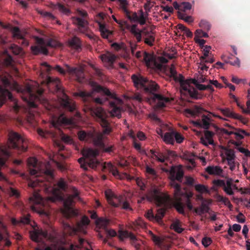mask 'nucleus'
<instances>
[{"label":"nucleus","mask_w":250,"mask_h":250,"mask_svg":"<svg viewBox=\"0 0 250 250\" xmlns=\"http://www.w3.org/2000/svg\"><path fill=\"white\" fill-rule=\"evenodd\" d=\"M145 226V223L143 220L139 218L133 222L132 227L134 228V229H137L139 228H143Z\"/></svg>","instance_id":"obj_51"},{"label":"nucleus","mask_w":250,"mask_h":250,"mask_svg":"<svg viewBox=\"0 0 250 250\" xmlns=\"http://www.w3.org/2000/svg\"><path fill=\"white\" fill-rule=\"evenodd\" d=\"M60 80L57 78H54L48 77L47 79V84L48 86L50 87L51 84H53L56 88L57 91H61V88L59 86Z\"/></svg>","instance_id":"obj_28"},{"label":"nucleus","mask_w":250,"mask_h":250,"mask_svg":"<svg viewBox=\"0 0 250 250\" xmlns=\"http://www.w3.org/2000/svg\"><path fill=\"white\" fill-rule=\"evenodd\" d=\"M141 15L138 17V20L137 21H139L141 25H144L146 23L147 16H146V13L145 14L142 10H141Z\"/></svg>","instance_id":"obj_54"},{"label":"nucleus","mask_w":250,"mask_h":250,"mask_svg":"<svg viewBox=\"0 0 250 250\" xmlns=\"http://www.w3.org/2000/svg\"><path fill=\"white\" fill-rule=\"evenodd\" d=\"M199 26L204 30L208 31L211 28V25L207 21L202 20L199 23Z\"/></svg>","instance_id":"obj_40"},{"label":"nucleus","mask_w":250,"mask_h":250,"mask_svg":"<svg viewBox=\"0 0 250 250\" xmlns=\"http://www.w3.org/2000/svg\"><path fill=\"white\" fill-rule=\"evenodd\" d=\"M136 183L137 186L140 187L141 190H145L146 188V186L142 180L139 177L136 179Z\"/></svg>","instance_id":"obj_61"},{"label":"nucleus","mask_w":250,"mask_h":250,"mask_svg":"<svg viewBox=\"0 0 250 250\" xmlns=\"http://www.w3.org/2000/svg\"><path fill=\"white\" fill-rule=\"evenodd\" d=\"M155 35L152 34L147 37L144 38V42L146 44L151 46L153 45V43L155 42Z\"/></svg>","instance_id":"obj_44"},{"label":"nucleus","mask_w":250,"mask_h":250,"mask_svg":"<svg viewBox=\"0 0 250 250\" xmlns=\"http://www.w3.org/2000/svg\"><path fill=\"white\" fill-rule=\"evenodd\" d=\"M150 234L151 240L158 246H161L162 243V239L157 235L153 234L151 231H150Z\"/></svg>","instance_id":"obj_47"},{"label":"nucleus","mask_w":250,"mask_h":250,"mask_svg":"<svg viewBox=\"0 0 250 250\" xmlns=\"http://www.w3.org/2000/svg\"><path fill=\"white\" fill-rule=\"evenodd\" d=\"M131 79L136 87L143 89L146 93L151 96L150 98L153 102L157 101L156 105L157 108H162L165 107L166 103L169 101L168 98L156 93L158 92L160 86L155 82L149 80L140 74L132 75Z\"/></svg>","instance_id":"obj_3"},{"label":"nucleus","mask_w":250,"mask_h":250,"mask_svg":"<svg viewBox=\"0 0 250 250\" xmlns=\"http://www.w3.org/2000/svg\"><path fill=\"white\" fill-rule=\"evenodd\" d=\"M10 148L17 149L21 152H24L27 149V144L25 140L19 134L13 131H10L8 134V147H0V150L4 157V158H0L1 165H3L5 163V159L10 157L11 155Z\"/></svg>","instance_id":"obj_5"},{"label":"nucleus","mask_w":250,"mask_h":250,"mask_svg":"<svg viewBox=\"0 0 250 250\" xmlns=\"http://www.w3.org/2000/svg\"><path fill=\"white\" fill-rule=\"evenodd\" d=\"M195 190L200 193L208 192V188L203 185L198 184L195 186Z\"/></svg>","instance_id":"obj_46"},{"label":"nucleus","mask_w":250,"mask_h":250,"mask_svg":"<svg viewBox=\"0 0 250 250\" xmlns=\"http://www.w3.org/2000/svg\"><path fill=\"white\" fill-rule=\"evenodd\" d=\"M206 171L210 175H220L223 169L219 166H208L206 168Z\"/></svg>","instance_id":"obj_25"},{"label":"nucleus","mask_w":250,"mask_h":250,"mask_svg":"<svg viewBox=\"0 0 250 250\" xmlns=\"http://www.w3.org/2000/svg\"><path fill=\"white\" fill-rule=\"evenodd\" d=\"M154 2L148 0L144 4V7L146 11V16H148V12H150V10L154 6Z\"/></svg>","instance_id":"obj_48"},{"label":"nucleus","mask_w":250,"mask_h":250,"mask_svg":"<svg viewBox=\"0 0 250 250\" xmlns=\"http://www.w3.org/2000/svg\"><path fill=\"white\" fill-rule=\"evenodd\" d=\"M61 140L65 144H71L73 143V140L71 137L66 134H61Z\"/></svg>","instance_id":"obj_52"},{"label":"nucleus","mask_w":250,"mask_h":250,"mask_svg":"<svg viewBox=\"0 0 250 250\" xmlns=\"http://www.w3.org/2000/svg\"><path fill=\"white\" fill-rule=\"evenodd\" d=\"M82 153L85 158H80L78 161L81 165V167L85 171L88 170V167L96 169L100 165V162L96 159L99 154L98 150L87 148L83 149Z\"/></svg>","instance_id":"obj_7"},{"label":"nucleus","mask_w":250,"mask_h":250,"mask_svg":"<svg viewBox=\"0 0 250 250\" xmlns=\"http://www.w3.org/2000/svg\"><path fill=\"white\" fill-rule=\"evenodd\" d=\"M204 138L208 141V143H209V145H213L214 144V142L212 139V137L214 135V133L211 131L206 130L204 132Z\"/></svg>","instance_id":"obj_41"},{"label":"nucleus","mask_w":250,"mask_h":250,"mask_svg":"<svg viewBox=\"0 0 250 250\" xmlns=\"http://www.w3.org/2000/svg\"><path fill=\"white\" fill-rule=\"evenodd\" d=\"M149 202H154L157 206H167L170 200V196L167 194L161 192L157 188L150 190L146 194L142 196L138 200V203L141 204L146 200Z\"/></svg>","instance_id":"obj_9"},{"label":"nucleus","mask_w":250,"mask_h":250,"mask_svg":"<svg viewBox=\"0 0 250 250\" xmlns=\"http://www.w3.org/2000/svg\"><path fill=\"white\" fill-rule=\"evenodd\" d=\"M35 39L38 45L31 47V51L35 55H38L40 53L47 55L48 51L46 47V46L51 47H56L59 45V43L57 41L52 39L47 41L38 37H35Z\"/></svg>","instance_id":"obj_13"},{"label":"nucleus","mask_w":250,"mask_h":250,"mask_svg":"<svg viewBox=\"0 0 250 250\" xmlns=\"http://www.w3.org/2000/svg\"><path fill=\"white\" fill-rule=\"evenodd\" d=\"M56 186L57 188L53 189L54 194L56 197H57L58 194H62L60 191L61 190L65 191L66 190L67 188L66 182L62 178H61L60 179V180L57 182Z\"/></svg>","instance_id":"obj_23"},{"label":"nucleus","mask_w":250,"mask_h":250,"mask_svg":"<svg viewBox=\"0 0 250 250\" xmlns=\"http://www.w3.org/2000/svg\"><path fill=\"white\" fill-rule=\"evenodd\" d=\"M163 138L164 141L167 144L174 145V131L166 132L164 135H161Z\"/></svg>","instance_id":"obj_26"},{"label":"nucleus","mask_w":250,"mask_h":250,"mask_svg":"<svg viewBox=\"0 0 250 250\" xmlns=\"http://www.w3.org/2000/svg\"><path fill=\"white\" fill-rule=\"evenodd\" d=\"M169 72L170 77L173 78L175 82L180 83L181 88L184 91L189 92L190 84L193 83L199 90H208L211 93L214 91V88L211 84L206 85L199 83L196 79L185 80L184 77L182 74H178L174 66L170 67Z\"/></svg>","instance_id":"obj_6"},{"label":"nucleus","mask_w":250,"mask_h":250,"mask_svg":"<svg viewBox=\"0 0 250 250\" xmlns=\"http://www.w3.org/2000/svg\"><path fill=\"white\" fill-rule=\"evenodd\" d=\"M191 8V4L188 2H183L180 5V11L185 12L187 10H190Z\"/></svg>","instance_id":"obj_56"},{"label":"nucleus","mask_w":250,"mask_h":250,"mask_svg":"<svg viewBox=\"0 0 250 250\" xmlns=\"http://www.w3.org/2000/svg\"><path fill=\"white\" fill-rule=\"evenodd\" d=\"M174 139L175 138L176 142L179 144L181 143L184 140L183 136L179 133L175 131H174Z\"/></svg>","instance_id":"obj_60"},{"label":"nucleus","mask_w":250,"mask_h":250,"mask_svg":"<svg viewBox=\"0 0 250 250\" xmlns=\"http://www.w3.org/2000/svg\"><path fill=\"white\" fill-rule=\"evenodd\" d=\"M202 243L204 246L207 248L211 244L212 240L210 238L205 237L203 238Z\"/></svg>","instance_id":"obj_63"},{"label":"nucleus","mask_w":250,"mask_h":250,"mask_svg":"<svg viewBox=\"0 0 250 250\" xmlns=\"http://www.w3.org/2000/svg\"><path fill=\"white\" fill-rule=\"evenodd\" d=\"M9 75L0 76V101L1 104L5 103L7 99L14 102L13 109L16 112H18L20 106L15 100L11 93L6 88L16 90L22 94V99L27 102L28 106L31 108H36V102H41L43 90L39 87V84L36 83L35 86L27 84L24 86L19 85L17 82H11L8 78Z\"/></svg>","instance_id":"obj_1"},{"label":"nucleus","mask_w":250,"mask_h":250,"mask_svg":"<svg viewBox=\"0 0 250 250\" xmlns=\"http://www.w3.org/2000/svg\"><path fill=\"white\" fill-rule=\"evenodd\" d=\"M29 201L30 202L33 204L32 207V209L36 210V207H35V205H39V206H43V199L40 195L39 192L34 190L33 193L29 197Z\"/></svg>","instance_id":"obj_18"},{"label":"nucleus","mask_w":250,"mask_h":250,"mask_svg":"<svg viewBox=\"0 0 250 250\" xmlns=\"http://www.w3.org/2000/svg\"><path fill=\"white\" fill-rule=\"evenodd\" d=\"M242 112L245 114L250 113V99L247 102V108L245 107H241Z\"/></svg>","instance_id":"obj_64"},{"label":"nucleus","mask_w":250,"mask_h":250,"mask_svg":"<svg viewBox=\"0 0 250 250\" xmlns=\"http://www.w3.org/2000/svg\"><path fill=\"white\" fill-rule=\"evenodd\" d=\"M105 197L108 203L114 207H119L122 202V197H118L110 189L104 192Z\"/></svg>","instance_id":"obj_14"},{"label":"nucleus","mask_w":250,"mask_h":250,"mask_svg":"<svg viewBox=\"0 0 250 250\" xmlns=\"http://www.w3.org/2000/svg\"><path fill=\"white\" fill-rule=\"evenodd\" d=\"M77 134L79 139L81 141H90L91 138L92 136L91 131L86 132L84 130H80Z\"/></svg>","instance_id":"obj_24"},{"label":"nucleus","mask_w":250,"mask_h":250,"mask_svg":"<svg viewBox=\"0 0 250 250\" xmlns=\"http://www.w3.org/2000/svg\"><path fill=\"white\" fill-rule=\"evenodd\" d=\"M30 215H23L20 219V223L22 224H29L30 222Z\"/></svg>","instance_id":"obj_59"},{"label":"nucleus","mask_w":250,"mask_h":250,"mask_svg":"<svg viewBox=\"0 0 250 250\" xmlns=\"http://www.w3.org/2000/svg\"><path fill=\"white\" fill-rule=\"evenodd\" d=\"M54 8L58 9L61 12L67 15L70 13V11L69 9L67 8L64 5L60 3L54 5Z\"/></svg>","instance_id":"obj_37"},{"label":"nucleus","mask_w":250,"mask_h":250,"mask_svg":"<svg viewBox=\"0 0 250 250\" xmlns=\"http://www.w3.org/2000/svg\"><path fill=\"white\" fill-rule=\"evenodd\" d=\"M111 1L116 2L119 5V8L121 10H125L129 5L127 0H110Z\"/></svg>","instance_id":"obj_38"},{"label":"nucleus","mask_w":250,"mask_h":250,"mask_svg":"<svg viewBox=\"0 0 250 250\" xmlns=\"http://www.w3.org/2000/svg\"><path fill=\"white\" fill-rule=\"evenodd\" d=\"M145 216L149 220L152 222H155V215L154 214L152 210L149 209L145 213Z\"/></svg>","instance_id":"obj_58"},{"label":"nucleus","mask_w":250,"mask_h":250,"mask_svg":"<svg viewBox=\"0 0 250 250\" xmlns=\"http://www.w3.org/2000/svg\"><path fill=\"white\" fill-rule=\"evenodd\" d=\"M229 59H230V58L229 57L227 60H225L224 61L226 63H229L231 65L240 67V62L238 58H236L235 60L234 61H231Z\"/></svg>","instance_id":"obj_55"},{"label":"nucleus","mask_w":250,"mask_h":250,"mask_svg":"<svg viewBox=\"0 0 250 250\" xmlns=\"http://www.w3.org/2000/svg\"><path fill=\"white\" fill-rule=\"evenodd\" d=\"M42 182V180L36 179L35 180H31L28 183V186L32 188H35L38 186H40Z\"/></svg>","instance_id":"obj_49"},{"label":"nucleus","mask_w":250,"mask_h":250,"mask_svg":"<svg viewBox=\"0 0 250 250\" xmlns=\"http://www.w3.org/2000/svg\"><path fill=\"white\" fill-rule=\"evenodd\" d=\"M170 228L178 233H182L184 230V229L182 228L181 222L179 220L174 221L171 225Z\"/></svg>","instance_id":"obj_33"},{"label":"nucleus","mask_w":250,"mask_h":250,"mask_svg":"<svg viewBox=\"0 0 250 250\" xmlns=\"http://www.w3.org/2000/svg\"><path fill=\"white\" fill-rule=\"evenodd\" d=\"M27 165L29 173L31 175L39 176L42 174L48 177L51 179L54 177L53 170L51 168L45 167V169L41 168V165L37 159L35 158H29L27 161Z\"/></svg>","instance_id":"obj_11"},{"label":"nucleus","mask_w":250,"mask_h":250,"mask_svg":"<svg viewBox=\"0 0 250 250\" xmlns=\"http://www.w3.org/2000/svg\"><path fill=\"white\" fill-rule=\"evenodd\" d=\"M100 57L106 66L109 68L113 67V63L116 59V56L115 55L107 53L101 55Z\"/></svg>","instance_id":"obj_21"},{"label":"nucleus","mask_w":250,"mask_h":250,"mask_svg":"<svg viewBox=\"0 0 250 250\" xmlns=\"http://www.w3.org/2000/svg\"><path fill=\"white\" fill-rule=\"evenodd\" d=\"M171 202V199L170 197V200L167 203V206H158L159 207H163V208L157 209V213L155 215V222L159 224L162 223V219L166 214V208L169 206Z\"/></svg>","instance_id":"obj_22"},{"label":"nucleus","mask_w":250,"mask_h":250,"mask_svg":"<svg viewBox=\"0 0 250 250\" xmlns=\"http://www.w3.org/2000/svg\"><path fill=\"white\" fill-rule=\"evenodd\" d=\"M201 108L197 106H195L194 109L192 110L190 109H186L185 112L188 114L192 116H195L197 114L200 112Z\"/></svg>","instance_id":"obj_43"},{"label":"nucleus","mask_w":250,"mask_h":250,"mask_svg":"<svg viewBox=\"0 0 250 250\" xmlns=\"http://www.w3.org/2000/svg\"><path fill=\"white\" fill-rule=\"evenodd\" d=\"M150 152L151 154V157L160 162L163 163L167 159V156L161 152H156L153 150H150Z\"/></svg>","instance_id":"obj_29"},{"label":"nucleus","mask_w":250,"mask_h":250,"mask_svg":"<svg viewBox=\"0 0 250 250\" xmlns=\"http://www.w3.org/2000/svg\"><path fill=\"white\" fill-rule=\"evenodd\" d=\"M31 239L36 242H41L44 238H48V233L40 229H34L33 230L30 232Z\"/></svg>","instance_id":"obj_16"},{"label":"nucleus","mask_w":250,"mask_h":250,"mask_svg":"<svg viewBox=\"0 0 250 250\" xmlns=\"http://www.w3.org/2000/svg\"><path fill=\"white\" fill-rule=\"evenodd\" d=\"M195 37L197 38H207L208 35L205 32H204L202 29H197L195 32Z\"/></svg>","instance_id":"obj_57"},{"label":"nucleus","mask_w":250,"mask_h":250,"mask_svg":"<svg viewBox=\"0 0 250 250\" xmlns=\"http://www.w3.org/2000/svg\"><path fill=\"white\" fill-rule=\"evenodd\" d=\"M98 92H102L104 96L102 97L93 98L92 93H87L85 91H80L76 92L74 95L81 97L85 102L92 100L95 103L99 104H104L108 100V98L113 100L109 101L108 104L110 108V113L112 117H117L118 118L121 117V108L119 105H121L122 101L117 97L114 93H112L109 89L100 85H97L95 88Z\"/></svg>","instance_id":"obj_2"},{"label":"nucleus","mask_w":250,"mask_h":250,"mask_svg":"<svg viewBox=\"0 0 250 250\" xmlns=\"http://www.w3.org/2000/svg\"><path fill=\"white\" fill-rule=\"evenodd\" d=\"M99 30L101 32V35L103 38L107 39L108 36L112 34V32L109 30L107 29L105 26L100 23L99 25Z\"/></svg>","instance_id":"obj_35"},{"label":"nucleus","mask_w":250,"mask_h":250,"mask_svg":"<svg viewBox=\"0 0 250 250\" xmlns=\"http://www.w3.org/2000/svg\"><path fill=\"white\" fill-rule=\"evenodd\" d=\"M220 110L224 116L227 117L238 119L241 121L244 124H246L247 123V120L245 118L240 115L235 113L228 108H221Z\"/></svg>","instance_id":"obj_19"},{"label":"nucleus","mask_w":250,"mask_h":250,"mask_svg":"<svg viewBox=\"0 0 250 250\" xmlns=\"http://www.w3.org/2000/svg\"><path fill=\"white\" fill-rule=\"evenodd\" d=\"M72 195H68L65 198H64L63 194H59L57 195V199L63 201L64 209L62 210L63 214L67 217H70L71 215L75 214V211L71 208L74 199H79V193L78 190L74 187L72 188Z\"/></svg>","instance_id":"obj_12"},{"label":"nucleus","mask_w":250,"mask_h":250,"mask_svg":"<svg viewBox=\"0 0 250 250\" xmlns=\"http://www.w3.org/2000/svg\"><path fill=\"white\" fill-rule=\"evenodd\" d=\"M66 71L70 74L75 75L79 82H82L84 78L83 70L81 68L71 67L67 64H65Z\"/></svg>","instance_id":"obj_20"},{"label":"nucleus","mask_w":250,"mask_h":250,"mask_svg":"<svg viewBox=\"0 0 250 250\" xmlns=\"http://www.w3.org/2000/svg\"><path fill=\"white\" fill-rule=\"evenodd\" d=\"M70 46L75 49H78L81 47V41L79 38L74 37L69 40Z\"/></svg>","instance_id":"obj_34"},{"label":"nucleus","mask_w":250,"mask_h":250,"mask_svg":"<svg viewBox=\"0 0 250 250\" xmlns=\"http://www.w3.org/2000/svg\"><path fill=\"white\" fill-rule=\"evenodd\" d=\"M211 48V46L208 45H205V47L202 48L203 49L204 56L200 58V60L202 61V62H204V60L207 57H208L209 54L211 55V53H209Z\"/></svg>","instance_id":"obj_39"},{"label":"nucleus","mask_w":250,"mask_h":250,"mask_svg":"<svg viewBox=\"0 0 250 250\" xmlns=\"http://www.w3.org/2000/svg\"><path fill=\"white\" fill-rule=\"evenodd\" d=\"M38 133L40 136L44 138H48L49 137L54 138L55 137L54 133L49 131H43L41 129H38Z\"/></svg>","instance_id":"obj_42"},{"label":"nucleus","mask_w":250,"mask_h":250,"mask_svg":"<svg viewBox=\"0 0 250 250\" xmlns=\"http://www.w3.org/2000/svg\"><path fill=\"white\" fill-rule=\"evenodd\" d=\"M13 36L14 38H16L18 39H22L23 40L22 42V44L25 45H28V42L26 41H25L23 39V36L19 28L17 27H14L12 31Z\"/></svg>","instance_id":"obj_30"},{"label":"nucleus","mask_w":250,"mask_h":250,"mask_svg":"<svg viewBox=\"0 0 250 250\" xmlns=\"http://www.w3.org/2000/svg\"><path fill=\"white\" fill-rule=\"evenodd\" d=\"M91 113L95 120L100 124L102 127V132L92 131V136L90 141L99 148L104 146V135H109L112 131L110 124L107 120L108 115L106 111L101 107L91 108Z\"/></svg>","instance_id":"obj_4"},{"label":"nucleus","mask_w":250,"mask_h":250,"mask_svg":"<svg viewBox=\"0 0 250 250\" xmlns=\"http://www.w3.org/2000/svg\"><path fill=\"white\" fill-rule=\"evenodd\" d=\"M211 119L208 115H203L201 119L192 121V124L196 127L208 129L211 125Z\"/></svg>","instance_id":"obj_17"},{"label":"nucleus","mask_w":250,"mask_h":250,"mask_svg":"<svg viewBox=\"0 0 250 250\" xmlns=\"http://www.w3.org/2000/svg\"><path fill=\"white\" fill-rule=\"evenodd\" d=\"M143 60L147 66H150L154 62V57L151 54L146 52L143 53Z\"/></svg>","instance_id":"obj_32"},{"label":"nucleus","mask_w":250,"mask_h":250,"mask_svg":"<svg viewBox=\"0 0 250 250\" xmlns=\"http://www.w3.org/2000/svg\"><path fill=\"white\" fill-rule=\"evenodd\" d=\"M226 155L227 156V160H234L235 158L234 151L232 149L226 148Z\"/></svg>","instance_id":"obj_45"},{"label":"nucleus","mask_w":250,"mask_h":250,"mask_svg":"<svg viewBox=\"0 0 250 250\" xmlns=\"http://www.w3.org/2000/svg\"><path fill=\"white\" fill-rule=\"evenodd\" d=\"M90 220L88 217L83 216L81 221L78 223V226L79 228L83 226H86L89 224Z\"/></svg>","instance_id":"obj_50"},{"label":"nucleus","mask_w":250,"mask_h":250,"mask_svg":"<svg viewBox=\"0 0 250 250\" xmlns=\"http://www.w3.org/2000/svg\"><path fill=\"white\" fill-rule=\"evenodd\" d=\"M102 170H108L112 172V174L116 176L119 175L118 170L114 167V166L110 163H104V165L102 166Z\"/></svg>","instance_id":"obj_27"},{"label":"nucleus","mask_w":250,"mask_h":250,"mask_svg":"<svg viewBox=\"0 0 250 250\" xmlns=\"http://www.w3.org/2000/svg\"><path fill=\"white\" fill-rule=\"evenodd\" d=\"M77 13L78 16L71 17L73 23L77 26L78 31L79 32L82 34H85L90 39H92L93 38V35L89 33V22L87 21L88 14L87 12L83 10L78 9Z\"/></svg>","instance_id":"obj_8"},{"label":"nucleus","mask_w":250,"mask_h":250,"mask_svg":"<svg viewBox=\"0 0 250 250\" xmlns=\"http://www.w3.org/2000/svg\"><path fill=\"white\" fill-rule=\"evenodd\" d=\"M58 122L63 125H70L73 124V120L72 118H68L63 114H61L58 119Z\"/></svg>","instance_id":"obj_31"},{"label":"nucleus","mask_w":250,"mask_h":250,"mask_svg":"<svg viewBox=\"0 0 250 250\" xmlns=\"http://www.w3.org/2000/svg\"><path fill=\"white\" fill-rule=\"evenodd\" d=\"M234 134L235 135L237 140L243 139L244 134L246 135H249L245 130L242 129H239L237 132H234Z\"/></svg>","instance_id":"obj_53"},{"label":"nucleus","mask_w":250,"mask_h":250,"mask_svg":"<svg viewBox=\"0 0 250 250\" xmlns=\"http://www.w3.org/2000/svg\"><path fill=\"white\" fill-rule=\"evenodd\" d=\"M184 176V171L180 167H171L169 170V179L170 180V185L174 188V195L176 198H179L182 194L180 184L177 183L176 181L180 183L182 182Z\"/></svg>","instance_id":"obj_10"},{"label":"nucleus","mask_w":250,"mask_h":250,"mask_svg":"<svg viewBox=\"0 0 250 250\" xmlns=\"http://www.w3.org/2000/svg\"><path fill=\"white\" fill-rule=\"evenodd\" d=\"M60 100L61 105L65 110L73 112L76 109L75 103L71 101L64 92H62V97L60 98Z\"/></svg>","instance_id":"obj_15"},{"label":"nucleus","mask_w":250,"mask_h":250,"mask_svg":"<svg viewBox=\"0 0 250 250\" xmlns=\"http://www.w3.org/2000/svg\"><path fill=\"white\" fill-rule=\"evenodd\" d=\"M173 207L180 214L185 215V212L184 208V205L180 201H176L173 203Z\"/></svg>","instance_id":"obj_36"},{"label":"nucleus","mask_w":250,"mask_h":250,"mask_svg":"<svg viewBox=\"0 0 250 250\" xmlns=\"http://www.w3.org/2000/svg\"><path fill=\"white\" fill-rule=\"evenodd\" d=\"M104 152L110 153L113 152L114 149H115V146L113 145H110L106 147L105 144H104V146L103 148H99Z\"/></svg>","instance_id":"obj_62"}]
</instances>
